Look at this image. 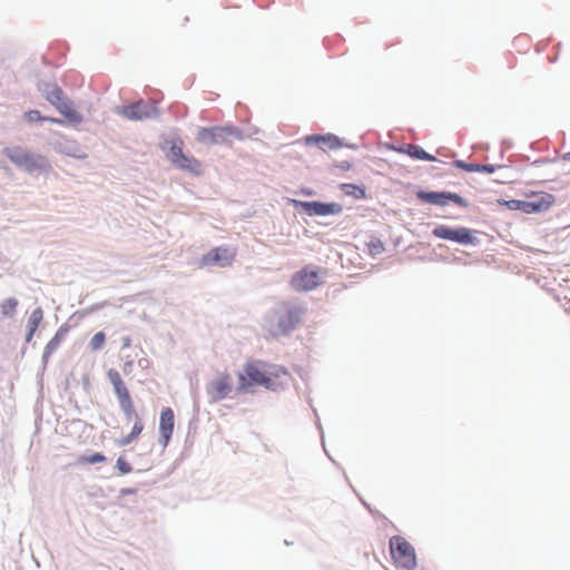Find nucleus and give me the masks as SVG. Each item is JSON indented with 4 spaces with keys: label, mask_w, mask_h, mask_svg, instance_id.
Masks as SVG:
<instances>
[{
    "label": "nucleus",
    "mask_w": 570,
    "mask_h": 570,
    "mask_svg": "<svg viewBox=\"0 0 570 570\" xmlns=\"http://www.w3.org/2000/svg\"><path fill=\"white\" fill-rule=\"evenodd\" d=\"M105 461H106V456L101 453H94L91 455L80 456L78 459V463H80V464H96V463H101Z\"/></svg>",
    "instance_id": "obj_27"
},
{
    "label": "nucleus",
    "mask_w": 570,
    "mask_h": 570,
    "mask_svg": "<svg viewBox=\"0 0 570 570\" xmlns=\"http://www.w3.org/2000/svg\"><path fill=\"white\" fill-rule=\"evenodd\" d=\"M46 98L49 100L53 106H57L60 101L66 99L63 91L61 88H59L56 85H50L45 90Z\"/></svg>",
    "instance_id": "obj_22"
},
{
    "label": "nucleus",
    "mask_w": 570,
    "mask_h": 570,
    "mask_svg": "<svg viewBox=\"0 0 570 570\" xmlns=\"http://www.w3.org/2000/svg\"><path fill=\"white\" fill-rule=\"evenodd\" d=\"M232 376L224 372L217 375L208 385V393L214 401H220L228 396L232 392Z\"/></svg>",
    "instance_id": "obj_13"
},
{
    "label": "nucleus",
    "mask_w": 570,
    "mask_h": 570,
    "mask_svg": "<svg viewBox=\"0 0 570 570\" xmlns=\"http://www.w3.org/2000/svg\"><path fill=\"white\" fill-rule=\"evenodd\" d=\"M24 116H26L27 120L30 121V122L41 121V120H49L51 122L62 124V121L60 119L42 117L38 110H29V111L26 112Z\"/></svg>",
    "instance_id": "obj_26"
},
{
    "label": "nucleus",
    "mask_w": 570,
    "mask_h": 570,
    "mask_svg": "<svg viewBox=\"0 0 570 570\" xmlns=\"http://www.w3.org/2000/svg\"><path fill=\"white\" fill-rule=\"evenodd\" d=\"M289 372L281 365L267 364L262 361L250 360L238 374V392H247L253 386H264L267 390H278L288 384Z\"/></svg>",
    "instance_id": "obj_1"
},
{
    "label": "nucleus",
    "mask_w": 570,
    "mask_h": 570,
    "mask_svg": "<svg viewBox=\"0 0 570 570\" xmlns=\"http://www.w3.org/2000/svg\"><path fill=\"white\" fill-rule=\"evenodd\" d=\"M3 154L18 167L29 173L40 170L46 166V158L20 146L4 148Z\"/></svg>",
    "instance_id": "obj_3"
},
{
    "label": "nucleus",
    "mask_w": 570,
    "mask_h": 570,
    "mask_svg": "<svg viewBox=\"0 0 570 570\" xmlns=\"http://www.w3.org/2000/svg\"><path fill=\"white\" fill-rule=\"evenodd\" d=\"M105 342H106L105 333L98 332L91 337L89 345L92 351H99L105 345Z\"/></svg>",
    "instance_id": "obj_28"
},
{
    "label": "nucleus",
    "mask_w": 570,
    "mask_h": 570,
    "mask_svg": "<svg viewBox=\"0 0 570 570\" xmlns=\"http://www.w3.org/2000/svg\"><path fill=\"white\" fill-rule=\"evenodd\" d=\"M480 167H481L480 171H485L489 174H492L494 171V166H492V165H480Z\"/></svg>",
    "instance_id": "obj_33"
},
{
    "label": "nucleus",
    "mask_w": 570,
    "mask_h": 570,
    "mask_svg": "<svg viewBox=\"0 0 570 570\" xmlns=\"http://www.w3.org/2000/svg\"><path fill=\"white\" fill-rule=\"evenodd\" d=\"M142 430H144V423H142L141 419H137L134 422L131 432L128 435L117 440V444L119 446H126V445L130 444L141 434Z\"/></svg>",
    "instance_id": "obj_20"
},
{
    "label": "nucleus",
    "mask_w": 570,
    "mask_h": 570,
    "mask_svg": "<svg viewBox=\"0 0 570 570\" xmlns=\"http://www.w3.org/2000/svg\"><path fill=\"white\" fill-rule=\"evenodd\" d=\"M175 426V414L170 407H164L159 417L160 442L166 446L173 435Z\"/></svg>",
    "instance_id": "obj_15"
},
{
    "label": "nucleus",
    "mask_w": 570,
    "mask_h": 570,
    "mask_svg": "<svg viewBox=\"0 0 570 570\" xmlns=\"http://www.w3.org/2000/svg\"><path fill=\"white\" fill-rule=\"evenodd\" d=\"M242 132L235 127H209L202 128L197 139L205 145H230L234 139H240Z\"/></svg>",
    "instance_id": "obj_5"
},
{
    "label": "nucleus",
    "mask_w": 570,
    "mask_h": 570,
    "mask_svg": "<svg viewBox=\"0 0 570 570\" xmlns=\"http://www.w3.org/2000/svg\"><path fill=\"white\" fill-rule=\"evenodd\" d=\"M304 212L309 216L338 215L343 207L338 203L299 202Z\"/></svg>",
    "instance_id": "obj_12"
},
{
    "label": "nucleus",
    "mask_w": 570,
    "mask_h": 570,
    "mask_svg": "<svg viewBox=\"0 0 570 570\" xmlns=\"http://www.w3.org/2000/svg\"><path fill=\"white\" fill-rule=\"evenodd\" d=\"M175 166L183 170H187L194 174H199L202 167L200 163L196 158L186 155H184L183 158L178 160V163Z\"/></svg>",
    "instance_id": "obj_21"
},
{
    "label": "nucleus",
    "mask_w": 570,
    "mask_h": 570,
    "mask_svg": "<svg viewBox=\"0 0 570 570\" xmlns=\"http://www.w3.org/2000/svg\"><path fill=\"white\" fill-rule=\"evenodd\" d=\"M417 196L421 200L433 205L445 206L449 202H453L461 207L468 206L465 199L453 193L421 191Z\"/></svg>",
    "instance_id": "obj_11"
},
{
    "label": "nucleus",
    "mask_w": 570,
    "mask_h": 570,
    "mask_svg": "<svg viewBox=\"0 0 570 570\" xmlns=\"http://www.w3.org/2000/svg\"><path fill=\"white\" fill-rule=\"evenodd\" d=\"M432 233L438 238L452 240L459 244H472L474 240L470 229L465 227L451 228L445 225H439Z\"/></svg>",
    "instance_id": "obj_9"
},
{
    "label": "nucleus",
    "mask_w": 570,
    "mask_h": 570,
    "mask_svg": "<svg viewBox=\"0 0 570 570\" xmlns=\"http://www.w3.org/2000/svg\"><path fill=\"white\" fill-rule=\"evenodd\" d=\"M504 205L511 209V210H521L523 212V200H519V199H511V200H507L504 202Z\"/></svg>",
    "instance_id": "obj_31"
},
{
    "label": "nucleus",
    "mask_w": 570,
    "mask_h": 570,
    "mask_svg": "<svg viewBox=\"0 0 570 570\" xmlns=\"http://www.w3.org/2000/svg\"><path fill=\"white\" fill-rule=\"evenodd\" d=\"M383 249V245L379 243L377 245H373L372 253H380Z\"/></svg>",
    "instance_id": "obj_35"
},
{
    "label": "nucleus",
    "mask_w": 570,
    "mask_h": 570,
    "mask_svg": "<svg viewBox=\"0 0 570 570\" xmlns=\"http://www.w3.org/2000/svg\"><path fill=\"white\" fill-rule=\"evenodd\" d=\"M18 301L16 298H7L0 304V312L4 317H12L16 314Z\"/></svg>",
    "instance_id": "obj_24"
},
{
    "label": "nucleus",
    "mask_w": 570,
    "mask_h": 570,
    "mask_svg": "<svg viewBox=\"0 0 570 570\" xmlns=\"http://www.w3.org/2000/svg\"><path fill=\"white\" fill-rule=\"evenodd\" d=\"M391 557L397 568L413 570L416 567V554L413 546L401 535L390 539Z\"/></svg>",
    "instance_id": "obj_2"
},
{
    "label": "nucleus",
    "mask_w": 570,
    "mask_h": 570,
    "mask_svg": "<svg viewBox=\"0 0 570 570\" xmlns=\"http://www.w3.org/2000/svg\"><path fill=\"white\" fill-rule=\"evenodd\" d=\"M554 203V197L548 193H533L523 200V213L533 214L548 210Z\"/></svg>",
    "instance_id": "obj_10"
},
{
    "label": "nucleus",
    "mask_w": 570,
    "mask_h": 570,
    "mask_svg": "<svg viewBox=\"0 0 570 570\" xmlns=\"http://www.w3.org/2000/svg\"><path fill=\"white\" fill-rule=\"evenodd\" d=\"M60 343L57 342V340H55L53 337L48 342V344L46 345V350H45V354L46 355H49L51 354L52 352H55L58 346H59Z\"/></svg>",
    "instance_id": "obj_32"
},
{
    "label": "nucleus",
    "mask_w": 570,
    "mask_h": 570,
    "mask_svg": "<svg viewBox=\"0 0 570 570\" xmlns=\"http://www.w3.org/2000/svg\"><path fill=\"white\" fill-rule=\"evenodd\" d=\"M236 257V249L232 247H216L203 255L199 259L200 267L207 266H229Z\"/></svg>",
    "instance_id": "obj_7"
},
{
    "label": "nucleus",
    "mask_w": 570,
    "mask_h": 570,
    "mask_svg": "<svg viewBox=\"0 0 570 570\" xmlns=\"http://www.w3.org/2000/svg\"><path fill=\"white\" fill-rule=\"evenodd\" d=\"M55 107L70 122L79 124L82 120L81 115L76 109H73L71 102L67 98L60 101Z\"/></svg>",
    "instance_id": "obj_16"
},
{
    "label": "nucleus",
    "mask_w": 570,
    "mask_h": 570,
    "mask_svg": "<svg viewBox=\"0 0 570 570\" xmlns=\"http://www.w3.org/2000/svg\"><path fill=\"white\" fill-rule=\"evenodd\" d=\"M455 165L459 167V168H462L464 169L465 171H480L481 170V167L480 165H475V164H466L462 160H456L455 161Z\"/></svg>",
    "instance_id": "obj_30"
},
{
    "label": "nucleus",
    "mask_w": 570,
    "mask_h": 570,
    "mask_svg": "<svg viewBox=\"0 0 570 570\" xmlns=\"http://www.w3.org/2000/svg\"><path fill=\"white\" fill-rule=\"evenodd\" d=\"M63 333L65 331L62 328H60L53 336L55 340H57L58 343L61 342L62 337H63Z\"/></svg>",
    "instance_id": "obj_34"
},
{
    "label": "nucleus",
    "mask_w": 570,
    "mask_h": 570,
    "mask_svg": "<svg viewBox=\"0 0 570 570\" xmlns=\"http://www.w3.org/2000/svg\"><path fill=\"white\" fill-rule=\"evenodd\" d=\"M341 190L344 193V195L352 196L355 199L365 198V188L355 184H342Z\"/></svg>",
    "instance_id": "obj_23"
},
{
    "label": "nucleus",
    "mask_w": 570,
    "mask_h": 570,
    "mask_svg": "<svg viewBox=\"0 0 570 570\" xmlns=\"http://www.w3.org/2000/svg\"><path fill=\"white\" fill-rule=\"evenodd\" d=\"M321 283L317 269L306 266L295 273L291 279L292 287L297 292H307L316 288Z\"/></svg>",
    "instance_id": "obj_8"
},
{
    "label": "nucleus",
    "mask_w": 570,
    "mask_h": 570,
    "mask_svg": "<svg viewBox=\"0 0 570 570\" xmlns=\"http://www.w3.org/2000/svg\"><path fill=\"white\" fill-rule=\"evenodd\" d=\"M121 493H124V494H131V493H134V490H131V489H122Z\"/></svg>",
    "instance_id": "obj_36"
},
{
    "label": "nucleus",
    "mask_w": 570,
    "mask_h": 570,
    "mask_svg": "<svg viewBox=\"0 0 570 570\" xmlns=\"http://www.w3.org/2000/svg\"><path fill=\"white\" fill-rule=\"evenodd\" d=\"M116 468L121 474H128L132 471L130 463L126 461L122 456L117 459Z\"/></svg>",
    "instance_id": "obj_29"
},
{
    "label": "nucleus",
    "mask_w": 570,
    "mask_h": 570,
    "mask_svg": "<svg viewBox=\"0 0 570 570\" xmlns=\"http://www.w3.org/2000/svg\"><path fill=\"white\" fill-rule=\"evenodd\" d=\"M108 377L110 383L114 386V391L117 395L119 406L127 419V421H136L137 419H140L136 412L132 399L130 396V393L125 385L121 375L116 370H109L108 371Z\"/></svg>",
    "instance_id": "obj_4"
},
{
    "label": "nucleus",
    "mask_w": 570,
    "mask_h": 570,
    "mask_svg": "<svg viewBox=\"0 0 570 570\" xmlns=\"http://www.w3.org/2000/svg\"><path fill=\"white\" fill-rule=\"evenodd\" d=\"M118 114L129 120H144L159 116L156 102L144 100H138L134 104L119 107Z\"/></svg>",
    "instance_id": "obj_6"
},
{
    "label": "nucleus",
    "mask_w": 570,
    "mask_h": 570,
    "mask_svg": "<svg viewBox=\"0 0 570 570\" xmlns=\"http://www.w3.org/2000/svg\"><path fill=\"white\" fill-rule=\"evenodd\" d=\"M184 155L185 154L183 153V141H179V144L171 145L169 150V159L174 165H176L178 160L183 158Z\"/></svg>",
    "instance_id": "obj_25"
},
{
    "label": "nucleus",
    "mask_w": 570,
    "mask_h": 570,
    "mask_svg": "<svg viewBox=\"0 0 570 570\" xmlns=\"http://www.w3.org/2000/svg\"><path fill=\"white\" fill-rule=\"evenodd\" d=\"M315 142L318 146L327 147L328 149H338L342 146L341 140L335 135L326 136H311L307 137V142Z\"/></svg>",
    "instance_id": "obj_18"
},
{
    "label": "nucleus",
    "mask_w": 570,
    "mask_h": 570,
    "mask_svg": "<svg viewBox=\"0 0 570 570\" xmlns=\"http://www.w3.org/2000/svg\"><path fill=\"white\" fill-rule=\"evenodd\" d=\"M302 314L303 309L299 307L286 309V312L279 317L274 334L285 335L292 330H294L296 325L301 322Z\"/></svg>",
    "instance_id": "obj_14"
},
{
    "label": "nucleus",
    "mask_w": 570,
    "mask_h": 570,
    "mask_svg": "<svg viewBox=\"0 0 570 570\" xmlns=\"http://www.w3.org/2000/svg\"><path fill=\"white\" fill-rule=\"evenodd\" d=\"M400 151H403L407 154L410 157L420 159V160H428V161H434L435 157L428 154L423 148H421L417 145H407L405 148L400 149Z\"/></svg>",
    "instance_id": "obj_19"
},
{
    "label": "nucleus",
    "mask_w": 570,
    "mask_h": 570,
    "mask_svg": "<svg viewBox=\"0 0 570 570\" xmlns=\"http://www.w3.org/2000/svg\"><path fill=\"white\" fill-rule=\"evenodd\" d=\"M43 320V311L41 307H37L35 308L29 318H28V323H27V326H28V334L26 336V341L29 343L31 342L37 328L39 327L40 323L42 322Z\"/></svg>",
    "instance_id": "obj_17"
}]
</instances>
